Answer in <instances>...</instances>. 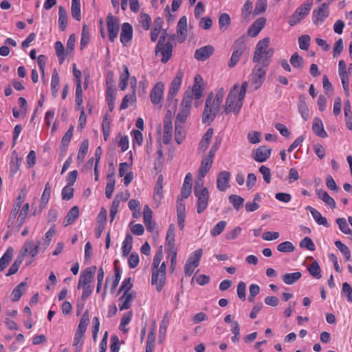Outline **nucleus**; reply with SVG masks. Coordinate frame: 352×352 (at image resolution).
<instances>
[{
    "mask_svg": "<svg viewBox=\"0 0 352 352\" xmlns=\"http://www.w3.org/2000/svg\"><path fill=\"white\" fill-rule=\"evenodd\" d=\"M248 82H243L239 88V84H235L228 94L224 106V112L226 115L233 112L238 115L243 106V100L245 98Z\"/></svg>",
    "mask_w": 352,
    "mask_h": 352,
    "instance_id": "obj_1",
    "label": "nucleus"
},
{
    "mask_svg": "<svg viewBox=\"0 0 352 352\" xmlns=\"http://www.w3.org/2000/svg\"><path fill=\"white\" fill-rule=\"evenodd\" d=\"M270 43L269 37H265L257 43L252 59L254 63H261L264 67H268L274 53L273 48H268Z\"/></svg>",
    "mask_w": 352,
    "mask_h": 352,
    "instance_id": "obj_2",
    "label": "nucleus"
},
{
    "mask_svg": "<svg viewBox=\"0 0 352 352\" xmlns=\"http://www.w3.org/2000/svg\"><path fill=\"white\" fill-rule=\"evenodd\" d=\"M203 182H196L194 187V193L198 201L197 203V212L198 214L202 213L208 207L209 192L207 188H201Z\"/></svg>",
    "mask_w": 352,
    "mask_h": 352,
    "instance_id": "obj_3",
    "label": "nucleus"
},
{
    "mask_svg": "<svg viewBox=\"0 0 352 352\" xmlns=\"http://www.w3.org/2000/svg\"><path fill=\"white\" fill-rule=\"evenodd\" d=\"M192 102V96L190 93L186 92L182 101L180 109L176 116L175 123L184 124L190 113Z\"/></svg>",
    "mask_w": 352,
    "mask_h": 352,
    "instance_id": "obj_4",
    "label": "nucleus"
},
{
    "mask_svg": "<svg viewBox=\"0 0 352 352\" xmlns=\"http://www.w3.org/2000/svg\"><path fill=\"white\" fill-rule=\"evenodd\" d=\"M233 52L231 56L228 66L230 68L234 67L239 61L243 53L246 50V44L243 37H240L235 41L232 45Z\"/></svg>",
    "mask_w": 352,
    "mask_h": 352,
    "instance_id": "obj_5",
    "label": "nucleus"
},
{
    "mask_svg": "<svg viewBox=\"0 0 352 352\" xmlns=\"http://www.w3.org/2000/svg\"><path fill=\"white\" fill-rule=\"evenodd\" d=\"M182 78L183 73L181 70H179L170 83L169 91L167 95V102H168V105H170V104L173 102L174 107H176L177 100L174 99V98L180 89Z\"/></svg>",
    "mask_w": 352,
    "mask_h": 352,
    "instance_id": "obj_6",
    "label": "nucleus"
},
{
    "mask_svg": "<svg viewBox=\"0 0 352 352\" xmlns=\"http://www.w3.org/2000/svg\"><path fill=\"white\" fill-rule=\"evenodd\" d=\"M108 37L111 43H113L120 31V21L117 16L109 13L107 16Z\"/></svg>",
    "mask_w": 352,
    "mask_h": 352,
    "instance_id": "obj_7",
    "label": "nucleus"
},
{
    "mask_svg": "<svg viewBox=\"0 0 352 352\" xmlns=\"http://www.w3.org/2000/svg\"><path fill=\"white\" fill-rule=\"evenodd\" d=\"M312 6V3H305L298 8L294 14L290 16L288 21L291 26L296 25L299 23L305 16H307Z\"/></svg>",
    "mask_w": 352,
    "mask_h": 352,
    "instance_id": "obj_8",
    "label": "nucleus"
},
{
    "mask_svg": "<svg viewBox=\"0 0 352 352\" xmlns=\"http://www.w3.org/2000/svg\"><path fill=\"white\" fill-rule=\"evenodd\" d=\"M164 85L162 82H158L153 86L150 93V99L153 104H160V107H162L161 102L164 96Z\"/></svg>",
    "mask_w": 352,
    "mask_h": 352,
    "instance_id": "obj_9",
    "label": "nucleus"
},
{
    "mask_svg": "<svg viewBox=\"0 0 352 352\" xmlns=\"http://www.w3.org/2000/svg\"><path fill=\"white\" fill-rule=\"evenodd\" d=\"M267 68L264 67L261 63H257L255 65L252 72V82L256 85V89L259 88L262 85L265 78Z\"/></svg>",
    "mask_w": 352,
    "mask_h": 352,
    "instance_id": "obj_10",
    "label": "nucleus"
},
{
    "mask_svg": "<svg viewBox=\"0 0 352 352\" xmlns=\"http://www.w3.org/2000/svg\"><path fill=\"white\" fill-rule=\"evenodd\" d=\"M329 15V3H323L313 11V22L316 25L322 23Z\"/></svg>",
    "mask_w": 352,
    "mask_h": 352,
    "instance_id": "obj_11",
    "label": "nucleus"
},
{
    "mask_svg": "<svg viewBox=\"0 0 352 352\" xmlns=\"http://www.w3.org/2000/svg\"><path fill=\"white\" fill-rule=\"evenodd\" d=\"M96 270V267L93 266L91 268H87L81 272L78 283V289L81 287L91 286V283L94 279Z\"/></svg>",
    "mask_w": 352,
    "mask_h": 352,
    "instance_id": "obj_12",
    "label": "nucleus"
},
{
    "mask_svg": "<svg viewBox=\"0 0 352 352\" xmlns=\"http://www.w3.org/2000/svg\"><path fill=\"white\" fill-rule=\"evenodd\" d=\"M166 283V273L159 270H152L151 283L156 285L157 292L162 291Z\"/></svg>",
    "mask_w": 352,
    "mask_h": 352,
    "instance_id": "obj_13",
    "label": "nucleus"
},
{
    "mask_svg": "<svg viewBox=\"0 0 352 352\" xmlns=\"http://www.w3.org/2000/svg\"><path fill=\"white\" fill-rule=\"evenodd\" d=\"M173 45L170 43H163V45L160 47V50L157 51V45L155 48V55L157 56L159 53L162 55L161 62L162 63H167L173 54Z\"/></svg>",
    "mask_w": 352,
    "mask_h": 352,
    "instance_id": "obj_14",
    "label": "nucleus"
},
{
    "mask_svg": "<svg viewBox=\"0 0 352 352\" xmlns=\"http://www.w3.org/2000/svg\"><path fill=\"white\" fill-rule=\"evenodd\" d=\"M187 37V18L183 16L178 21L177 30V38L179 43L185 41Z\"/></svg>",
    "mask_w": 352,
    "mask_h": 352,
    "instance_id": "obj_15",
    "label": "nucleus"
},
{
    "mask_svg": "<svg viewBox=\"0 0 352 352\" xmlns=\"http://www.w3.org/2000/svg\"><path fill=\"white\" fill-rule=\"evenodd\" d=\"M213 156L210 155V154H208L201 160L198 173V176L201 182H202L201 179L204 178L208 172L210 170L213 162Z\"/></svg>",
    "mask_w": 352,
    "mask_h": 352,
    "instance_id": "obj_16",
    "label": "nucleus"
},
{
    "mask_svg": "<svg viewBox=\"0 0 352 352\" xmlns=\"http://www.w3.org/2000/svg\"><path fill=\"white\" fill-rule=\"evenodd\" d=\"M41 244L40 241H38V243L34 245L33 241H26L24 245H23L21 251L19 253H23V258L24 259L25 255L28 252L30 253L31 256L32 258H34L36 255H37L38 252V248Z\"/></svg>",
    "mask_w": 352,
    "mask_h": 352,
    "instance_id": "obj_17",
    "label": "nucleus"
},
{
    "mask_svg": "<svg viewBox=\"0 0 352 352\" xmlns=\"http://www.w3.org/2000/svg\"><path fill=\"white\" fill-rule=\"evenodd\" d=\"M230 179V173L228 171H221L217 176V188L220 191H225Z\"/></svg>",
    "mask_w": 352,
    "mask_h": 352,
    "instance_id": "obj_18",
    "label": "nucleus"
},
{
    "mask_svg": "<svg viewBox=\"0 0 352 352\" xmlns=\"http://www.w3.org/2000/svg\"><path fill=\"white\" fill-rule=\"evenodd\" d=\"M133 37V28L129 23H124L121 27L120 42L126 45Z\"/></svg>",
    "mask_w": 352,
    "mask_h": 352,
    "instance_id": "obj_19",
    "label": "nucleus"
},
{
    "mask_svg": "<svg viewBox=\"0 0 352 352\" xmlns=\"http://www.w3.org/2000/svg\"><path fill=\"white\" fill-rule=\"evenodd\" d=\"M214 52L212 45H206L197 49L195 52V58L201 61L208 59Z\"/></svg>",
    "mask_w": 352,
    "mask_h": 352,
    "instance_id": "obj_20",
    "label": "nucleus"
},
{
    "mask_svg": "<svg viewBox=\"0 0 352 352\" xmlns=\"http://www.w3.org/2000/svg\"><path fill=\"white\" fill-rule=\"evenodd\" d=\"M266 19L264 17L257 19L248 28V33L252 37L256 36L264 28Z\"/></svg>",
    "mask_w": 352,
    "mask_h": 352,
    "instance_id": "obj_21",
    "label": "nucleus"
},
{
    "mask_svg": "<svg viewBox=\"0 0 352 352\" xmlns=\"http://www.w3.org/2000/svg\"><path fill=\"white\" fill-rule=\"evenodd\" d=\"M271 151L270 148L265 146H261L256 148L255 156L253 158L258 162H264L270 157Z\"/></svg>",
    "mask_w": 352,
    "mask_h": 352,
    "instance_id": "obj_22",
    "label": "nucleus"
},
{
    "mask_svg": "<svg viewBox=\"0 0 352 352\" xmlns=\"http://www.w3.org/2000/svg\"><path fill=\"white\" fill-rule=\"evenodd\" d=\"M192 176L188 173L184 179L183 186L181 189V197L183 199H187L192 189Z\"/></svg>",
    "mask_w": 352,
    "mask_h": 352,
    "instance_id": "obj_23",
    "label": "nucleus"
},
{
    "mask_svg": "<svg viewBox=\"0 0 352 352\" xmlns=\"http://www.w3.org/2000/svg\"><path fill=\"white\" fill-rule=\"evenodd\" d=\"M144 222L148 232H152L155 228V223L152 221V210L146 205L143 212Z\"/></svg>",
    "mask_w": 352,
    "mask_h": 352,
    "instance_id": "obj_24",
    "label": "nucleus"
},
{
    "mask_svg": "<svg viewBox=\"0 0 352 352\" xmlns=\"http://www.w3.org/2000/svg\"><path fill=\"white\" fill-rule=\"evenodd\" d=\"M218 109H215L214 107L213 106L208 107H206V106H205L204 112L202 113V122L204 124H210L212 122L216 117Z\"/></svg>",
    "mask_w": 352,
    "mask_h": 352,
    "instance_id": "obj_25",
    "label": "nucleus"
},
{
    "mask_svg": "<svg viewBox=\"0 0 352 352\" xmlns=\"http://www.w3.org/2000/svg\"><path fill=\"white\" fill-rule=\"evenodd\" d=\"M136 293L131 292L130 293L124 292L120 297L119 300L122 301V305L120 306V310L128 309L131 307V302L135 298Z\"/></svg>",
    "mask_w": 352,
    "mask_h": 352,
    "instance_id": "obj_26",
    "label": "nucleus"
},
{
    "mask_svg": "<svg viewBox=\"0 0 352 352\" xmlns=\"http://www.w3.org/2000/svg\"><path fill=\"white\" fill-rule=\"evenodd\" d=\"M306 96L304 94H300L298 96V111L300 113L302 118L304 120H307L309 118V109L306 103Z\"/></svg>",
    "mask_w": 352,
    "mask_h": 352,
    "instance_id": "obj_27",
    "label": "nucleus"
},
{
    "mask_svg": "<svg viewBox=\"0 0 352 352\" xmlns=\"http://www.w3.org/2000/svg\"><path fill=\"white\" fill-rule=\"evenodd\" d=\"M114 169L113 168L112 172L109 173L107 176V185L105 188V196L107 198L110 199L112 197V194L114 190L116 179L114 178Z\"/></svg>",
    "mask_w": 352,
    "mask_h": 352,
    "instance_id": "obj_28",
    "label": "nucleus"
},
{
    "mask_svg": "<svg viewBox=\"0 0 352 352\" xmlns=\"http://www.w3.org/2000/svg\"><path fill=\"white\" fill-rule=\"evenodd\" d=\"M201 77L199 75H196L192 91L190 92L186 91L187 93H190L192 98L194 97L195 99H199L202 96L203 87L201 84Z\"/></svg>",
    "mask_w": 352,
    "mask_h": 352,
    "instance_id": "obj_29",
    "label": "nucleus"
},
{
    "mask_svg": "<svg viewBox=\"0 0 352 352\" xmlns=\"http://www.w3.org/2000/svg\"><path fill=\"white\" fill-rule=\"evenodd\" d=\"M312 130L314 133L320 138H324L328 136L327 133L324 129L322 120L318 118H314L312 125Z\"/></svg>",
    "mask_w": 352,
    "mask_h": 352,
    "instance_id": "obj_30",
    "label": "nucleus"
},
{
    "mask_svg": "<svg viewBox=\"0 0 352 352\" xmlns=\"http://www.w3.org/2000/svg\"><path fill=\"white\" fill-rule=\"evenodd\" d=\"M214 134V130L212 128H209L205 134L203 135L199 144V149L203 153L206 151L208 148L210 140L212 138V135Z\"/></svg>",
    "mask_w": 352,
    "mask_h": 352,
    "instance_id": "obj_31",
    "label": "nucleus"
},
{
    "mask_svg": "<svg viewBox=\"0 0 352 352\" xmlns=\"http://www.w3.org/2000/svg\"><path fill=\"white\" fill-rule=\"evenodd\" d=\"M79 215V209L78 207L75 206H73L69 211L68 212L67 216L65 217L63 224L64 227H66L72 223H73L75 220L78 217Z\"/></svg>",
    "mask_w": 352,
    "mask_h": 352,
    "instance_id": "obj_32",
    "label": "nucleus"
},
{
    "mask_svg": "<svg viewBox=\"0 0 352 352\" xmlns=\"http://www.w3.org/2000/svg\"><path fill=\"white\" fill-rule=\"evenodd\" d=\"M14 254V249L12 247H8L6 252L0 258V272L4 270L8 265L11 261Z\"/></svg>",
    "mask_w": 352,
    "mask_h": 352,
    "instance_id": "obj_33",
    "label": "nucleus"
},
{
    "mask_svg": "<svg viewBox=\"0 0 352 352\" xmlns=\"http://www.w3.org/2000/svg\"><path fill=\"white\" fill-rule=\"evenodd\" d=\"M123 72L119 77V88L120 90L124 91L127 87L129 78V71L126 65H122Z\"/></svg>",
    "mask_w": 352,
    "mask_h": 352,
    "instance_id": "obj_34",
    "label": "nucleus"
},
{
    "mask_svg": "<svg viewBox=\"0 0 352 352\" xmlns=\"http://www.w3.org/2000/svg\"><path fill=\"white\" fill-rule=\"evenodd\" d=\"M67 25V14L65 8L59 6L58 8V27L61 31H64Z\"/></svg>",
    "mask_w": 352,
    "mask_h": 352,
    "instance_id": "obj_35",
    "label": "nucleus"
},
{
    "mask_svg": "<svg viewBox=\"0 0 352 352\" xmlns=\"http://www.w3.org/2000/svg\"><path fill=\"white\" fill-rule=\"evenodd\" d=\"M317 195L322 199L327 205L330 206L331 208H336L335 200L328 194L327 191L323 190H317Z\"/></svg>",
    "mask_w": 352,
    "mask_h": 352,
    "instance_id": "obj_36",
    "label": "nucleus"
},
{
    "mask_svg": "<svg viewBox=\"0 0 352 352\" xmlns=\"http://www.w3.org/2000/svg\"><path fill=\"white\" fill-rule=\"evenodd\" d=\"M23 253H19L16 258H15L14 263L12 264V265L10 267L8 272L6 273V276H10L11 275L15 274L22 263L23 261L24 260L23 258Z\"/></svg>",
    "mask_w": 352,
    "mask_h": 352,
    "instance_id": "obj_37",
    "label": "nucleus"
},
{
    "mask_svg": "<svg viewBox=\"0 0 352 352\" xmlns=\"http://www.w3.org/2000/svg\"><path fill=\"white\" fill-rule=\"evenodd\" d=\"M59 76L56 69L53 70L51 80V91L54 97H56L59 89Z\"/></svg>",
    "mask_w": 352,
    "mask_h": 352,
    "instance_id": "obj_38",
    "label": "nucleus"
},
{
    "mask_svg": "<svg viewBox=\"0 0 352 352\" xmlns=\"http://www.w3.org/2000/svg\"><path fill=\"white\" fill-rule=\"evenodd\" d=\"M71 13L73 19L80 21L81 20L80 0H72Z\"/></svg>",
    "mask_w": 352,
    "mask_h": 352,
    "instance_id": "obj_39",
    "label": "nucleus"
},
{
    "mask_svg": "<svg viewBox=\"0 0 352 352\" xmlns=\"http://www.w3.org/2000/svg\"><path fill=\"white\" fill-rule=\"evenodd\" d=\"M122 200V194L117 195L112 201L110 208V222H112L118 212L120 201Z\"/></svg>",
    "mask_w": 352,
    "mask_h": 352,
    "instance_id": "obj_40",
    "label": "nucleus"
},
{
    "mask_svg": "<svg viewBox=\"0 0 352 352\" xmlns=\"http://www.w3.org/2000/svg\"><path fill=\"white\" fill-rule=\"evenodd\" d=\"M54 48L56 54L58 58L59 63L62 64L64 62L67 55L69 54H67L66 50H65L63 43L60 41H56L55 43Z\"/></svg>",
    "mask_w": 352,
    "mask_h": 352,
    "instance_id": "obj_41",
    "label": "nucleus"
},
{
    "mask_svg": "<svg viewBox=\"0 0 352 352\" xmlns=\"http://www.w3.org/2000/svg\"><path fill=\"white\" fill-rule=\"evenodd\" d=\"M302 276V274L300 272H296L293 273H287L283 275L282 279L283 282L287 285H292L298 280Z\"/></svg>",
    "mask_w": 352,
    "mask_h": 352,
    "instance_id": "obj_42",
    "label": "nucleus"
},
{
    "mask_svg": "<svg viewBox=\"0 0 352 352\" xmlns=\"http://www.w3.org/2000/svg\"><path fill=\"white\" fill-rule=\"evenodd\" d=\"M25 285V282H21L13 289L12 292V300L13 302H16L20 300L24 292Z\"/></svg>",
    "mask_w": 352,
    "mask_h": 352,
    "instance_id": "obj_43",
    "label": "nucleus"
},
{
    "mask_svg": "<svg viewBox=\"0 0 352 352\" xmlns=\"http://www.w3.org/2000/svg\"><path fill=\"white\" fill-rule=\"evenodd\" d=\"M133 236L130 234H127L122 243V255L127 256L132 249Z\"/></svg>",
    "mask_w": 352,
    "mask_h": 352,
    "instance_id": "obj_44",
    "label": "nucleus"
},
{
    "mask_svg": "<svg viewBox=\"0 0 352 352\" xmlns=\"http://www.w3.org/2000/svg\"><path fill=\"white\" fill-rule=\"evenodd\" d=\"M51 194V186L49 182H47L45 185V188L43 192L41 202H40V208H44L47 204L48 203Z\"/></svg>",
    "mask_w": 352,
    "mask_h": 352,
    "instance_id": "obj_45",
    "label": "nucleus"
},
{
    "mask_svg": "<svg viewBox=\"0 0 352 352\" xmlns=\"http://www.w3.org/2000/svg\"><path fill=\"white\" fill-rule=\"evenodd\" d=\"M89 316H88V311H86L82 314V316L80 319L76 333H78L84 336V334L86 331V329H87V326L89 324Z\"/></svg>",
    "mask_w": 352,
    "mask_h": 352,
    "instance_id": "obj_46",
    "label": "nucleus"
},
{
    "mask_svg": "<svg viewBox=\"0 0 352 352\" xmlns=\"http://www.w3.org/2000/svg\"><path fill=\"white\" fill-rule=\"evenodd\" d=\"M89 148V141L87 139L84 140L80 146V148L77 155L78 161L82 162L85 159Z\"/></svg>",
    "mask_w": 352,
    "mask_h": 352,
    "instance_id": "obj_47",
    "label": "nucleus"
},
{
    "mask_svg": "<svg viewBox=\"0 0 352 352\" xmlns=\"http://www.w3.org/2000/svg\"><path fill=\"white\" fill-rule=\"evenodd\" d=\"M335 245L343 254L345 261H349L351 259V252L349 248L340 241H336Z\"/></svg>",
    "mask_w": 352,
    "mask_h": 352,
    "instance_id": "obj_48",
    "label": "nucleus"
},
{
    "mask_svg": "<svg viewBox=\"0 0 352 352\" xmlns=\"http://www.w3.org/2000/svg\"><path fill=\"white\" fill-rule=\"evenodd\" d=\"M310 274L316 279H320L322 277L320 274L321 270L319 264L316 261H314L307 268Z\"/></svg>",
    "mask_w": 352,
    "mask_h": 352,
    "instance_id": "obj_49",
    "label": "nucleus"
},
{
    "mask_svg": "<svg viewBox=\"0 0 352 352\" xmlns=\"http://www.w3.org/2000/svg\"><path fill=\"white\" fill-rule=\"evenodd\" d=\"M163 177L162 175H159L155 186L154 188V198L161 199L163 192Z\"/></svg>",
    "mask_w": 352,
    "mask_h": 352,
    "instance_id": "obj_50",
    "label": "nucleus"
},
{
    "mask_svg": "<svg viewBox=\"0 0 352 352\" xmlns=\"http://www.w3.org/2000/svg\"><path fill=\"white\" fill-rule=\"evenodd\" d=\"M82 104V89L80 83H77L75 93V107L77 110L81 108Z\"/></svg>",
    "mask_w": 352,
    "mask_h": 352,
    "instance_id": "obj_51",
    "label": "nucleus"
},
{
    "mask_svg": "<svg viewBox=\"0 0 352 352\" xmlns=\"http://www.w3.org/2000/svg\"><path fill=\"white\" fill-rule=\"evenodd\" d=\"M110 123L111 121L109 118V115L106 113L103 117L102 122V129L104 135V139L105 141L107 140L110 133Z\"/></svg>",
    "mask_w": 352,
    "mask_h": 352,
    "instance_id": "obj_52",
    "label": "nucleus"
},
{
    "mask_svg": "<svg viewBox=\"0 0 352 352\" xmlns=\"http://www.w3.org/2000/svg\"><path fill=\"white\" fill-rule=\"evenodd\" d=\"M107 100L108 103V107L110 111H112L114 109L115 102H116V91L115 89H113L109 87L107 90Z\"/></svg>",
    "mask_w": 352,
    "mask_h": 352,
    "instance_id": "obj_53",
    "label": "nucleus"
},
{
    "mask_svg": "<svg viewBox=\"0 0 352 352\" xmlns=\"http://www.w3.org/2000/svg\"><path fill=\"white\" fill-rule=\"evenodd\" d=\"M90 40V35L89 32V28L86 25H83L81 38H80V49H83L87 46Z\"/></svg>",
    "mask_w": 352,
    "mask_h": 352,
    "instance_id": "obj_54",
    "label": "nucleus"
},
{
    "mask_svg": "<svg viewBox=\"0 0 352 352\" xmlns=\"http://www.w3.org/2000/svg\"><path fill=\"white\" fill-rule=\"evenodd\" d=\"M203 254V250L199 248L194 251L189 256L187 261L194 264L195 266H199V261Z\"/></svg>",
    "mask_w": 352,
    "mask_h": 352,
    "instance_id": "obj_55",
    "label": "nucleus"
},
{
    "mask_svg": "<svg viewBox=\"0 0 352 352\" xmlns=\"http://www.w3.org/2000/svg\"><path fill=\"white\" fill-rule=\"evenodd\" d=\"M290 63L294 68H300L303 66L304 59L298 52L294 53L290 58Z\"/></svg>",
    "mask_w": 352,
    "mask_h": 352,
    "instance_id": "obj_56",
    "label": "nucleus"
},
{
    "mask_svg": "<svg viewBox=\"0 0 352 352\" xmlns=\"http://www.w3.org/2000/svg\"><path fill=\"white\" fill-rule=\"evenodd\" d=\"M228 199L236 210H239L244 202V199L236 195H231L229 196Z\"/></svg>",
    "mask_w": 352,
    "mask_h": 352,
    "instance_id": "obj_57",
    "label": "nucleus"
},
{
    "mask_svg": "<svg viewBox=\"0 0 352 352\" xmlns=\"http://www.w3.org/2000/svg\"><path fill=\"white\" fill-rule=\"evenodd\" d=\"M29 209H30V205L28 203H26L23 206L18 216V219H17L19 227L22 226L23 224L24 223L25 218L28 214Z\"/></svg>",
    "mask_w": 352,
    "mask_h": 352,
    "instance_id": "obj_58",
    "label": "nucleus"
},
{
    "mask_svg": "<svg viewBox=\"0 0 352 352\" xmlns=\"http://www.w3.org/2000/svg\"><path fill=\"white\" fill-rule=\"evenodd\" d=\"M225 92L226 91L224 88L221 87L218 90L217 93L216 94L214 99L212 102V106L214 107L215 109H219V107L222 103Z\"/></svg>",
    "mask_w": 352,
    "mask_h": 352,
    "instance_id": "obj_59",
    "label": "nucleus"
},
{
    "mask_svg": "<svg viewBox=\"0 0 352 352\" xmlns=\"http://www.w3.org/2000/svg\"><path fill=\"white\" fill-rule=\"evenodd\" d=\"M336 223L339 226L341 232L346 234H351V230L350 229L348 223L345 218H338L336 219Z\"/></svg>",
    "mask_w": 352,
    "mask_h": 352,
    "instance_id": "obj_60",
    "label": "nucleus"
},
{
    "mask_svg": "<svg viewBox=\"0 0 352 352\" xmlns=\"http://www.w3.org/2000/svg\"><path fill=\"white\" fill-rule=\"evenodd\" d=\"M230 17L228 14L223 13L219 17V29H226L230 24Z\"/></svg>",
    "mask_w": 352,
    "mask_h": 352,
    "instance_id": "obj_61",
    "label": "nucleus"
},
{
    "mask_svg": "<svg viewBox=\"0 0 352 352\" xmlns=\"http://www.w3.org/2000/svg\"><path fill=\"white\" fill-rule=\"evenodd\" d=\"M227 225L226 221H220L218 222L210 231V234L212 236H217L219 235L225 229Z\"/></svg>",
    "mask_w": 352,
    "mask_h": 352,
    "instance_id": "obj_62",
    "label": "nucleus"
},
{
    "mask_svg": "<svg viewBox=\"0 0 352 352\" xmlns=\"http://www.w3.org/2000/svg\"><path fill=\"white\" fill-rule=\"evenodd\" d=\"M277 250L280 252H292L295 247L290 241H284L277 246Z\"/></svg>",
    "mask_w": 352,
    "mask_h": 352,
    "instance_id": "obj_63",
    "label": "nucleus"
},
{
    "mask_svg": "<svg viewBox=\"0 0 352 352\" xmlns=\"http://www.w3.org/2000/svg\"><path fill=\"white\" fill-rule=\"evenodd\" d=\"M155 336L153 329L148 335L145 352H153L155 346Z\"/></svg>",
    "mask_w": 352,
    "mask_h": 352,
    "instance_id": "obj_64",
    "label": "nucleus"
}]
</instances>
